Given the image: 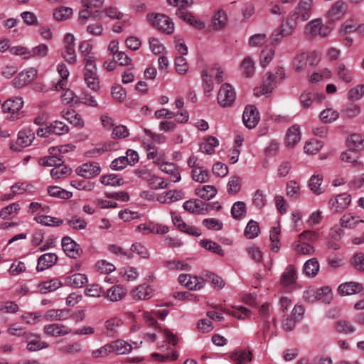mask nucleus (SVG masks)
<instances>
[{
    "label": "nucleus",
    "instance_id": "nucleus-1",
    "mask_svg": "<svg viewBox=\"0 0 364 364\" xmlns=\"http://www.w3.org/2000/svg\"><path fill=\"white\" fill-rule=\"evenodd\" d=\"M23 105L24 101L21 97H11L3 102L1 110L7 114V119L16 121L24 117V112L22 111Z\"/></svg>",
    "mask_w": 364,
    "mask_h": 364
},
{
    "label": "nucleus",
    "instance_id": "nucleus-2",
    "mask_svg": "<svg viewBox=\"0 0 364 364\" xmlns=\"http://www.w3.org/2000/svg\"><path fill=\"white\" fill-rule=\"evenodd\" d=\"M236 100V91L234 87L225 82L221 85L217 95V102L220 107H230Z\"/></svg>",
    "mask_w": 364,
    "mask_h": 364
},
{
    "label": "nucleus",
    "instance_id": "nucleus-3",
    "mask_svg": "<svg viewBox=\"0 0 364 364\" xmlns=\"http://www.w3.org/2000/svg\"><path fill=\"white\" fill-rule=\"evenodd\" d=\"M61 56L69 64H75L77 62L75 38L70 33H67L64 36Z\"/></svg>",
    "mask_w": 364,
    "mask_h": 364
},
{
    "label": "nucleus",
    "instance_id": "nucleus-4",
    "mask_svg": "<svg viewBox=\"0 0 364 364\" xmlns=\"http://www.w3.org/2000/svg\"><path fill=\"white\" fill-rule=\"evenodd\" d=\"M361 223H364V220L360 217L354 215L351 213H346L339 220L341 228L334 230L332 237L336 240L340 239L343 235V228L354 229Z\"/></svg>",
    "mask_w": 364,
    "mask_h": 364
},
{
    "label": "nucleus",
    "instance_id": "nucleus-5",
    "mask_svg": "<svg viewBox=\"0 0 364 364\" xmlns=\"http://www.w3.org/2000/svg\"><path fill=\"white\" fill-rule=\"evenodd\" d=\"M149 21L158 30L167 34L173 33L174 23L167 16L161 14H151L149 16Z\"/></svg>",
    "mask_w": 364,
    "mask_h": 364
},
{
    "label": "nucleus",
    "instance_id": "nucleus-6",
    "mask_svg": "<svg viewBox=\"0 0 364 364\" xmlns=\"http://www.w3.org/2000/svg\"><path fill=\"white\" fill-rule=\"evenodd\" d=\"M303 298L305 301L311 303L317 300H322L323 302H326L331 298V289L328 287L320 289L308 287L304 292Z\"/></svg>",
    "mask_w": 364,
    "mask_h": 364
},
{
    "label": "nucleus",
    "instance_id": "nucleus-7",
    "mask_svg": "<svg viewBox=\"0 0 364 364\" xmlns=\"http://www.w3.org/2000/svg\"><path fill=\"white\" fill-rule=\"evenodd\" d=\"M168 231L169 228L167 225L151 220L141 223L135 228V232L141 235H147L149 234L164 235Z\"/></svg>",
    "mask_w": 364,
    "mask_h": 364
},
{
    "label": "nucleus",
    "instance_id": "nucleus-8",
    "mask_svg": "<svg viewBox=\"0 0 364 364\" xmlns=\"http://www.w3.org/2000/svg\"><path fill=\"white\" fill-rule=\"evenodd\" d=\"M84 80L89 88L95 91L100 88V80L95 63H84Z\"/></svg>",
    "mask_w": 364,
    "mask_h": 364
},
{
    "label": "nucleus",
    "instance_id": "nucleus-9",
    "mask_svg": "<svg viewBox=\"0 0 364 364\" xmlns=\"http://www.w3.org/2000/svg\"><path fill=\"white\" fill-rule=\"evenodd\" d=\"M331 32V29L328 26L322 23L321 19L317 18L311 21L305 27V33L307 36L315 37H326Z\"/></svg>",
    "mask_w": 364,
    "mask_h": 364
},
{
    "label": "nucleus",
    "instance_id": "nucleus-10",
    "mask_svg": "<svg viewBox=\"0 0 364 364\" xmlns=\"http://www.w3.org/2000/svg\"><path fill=\"white\" fill-rule=\"evenodd\" d=\"M351 203V196L347 193L337 195L328 201V207L333 213H339L345 210Z\"/></svg>",
    "mask_w": 364,
    "mask_h": 364
},
{
    "label": "nucleus",
    "instance_id": "nucleus-11",
    "mask_svg": "<svg viewBox=\"0 0 364 364\" xmlns=\"http://www.w3.org/2000/svg\"><path fill=\"white\" fill-rule=\"evenodd\" d=\"M38 70L35 68L23 70L13 80L15 87L21 88L32 82L37 77Z\"/></svg>",
    "mask_w": 364,
    "mask_h": 364
},
{
    "label": "nucleus",
    "instance_id": "nucleus-12",
    "mask_svg": "<svg viewBox=\"0 0 364 364\" xmlns=\"http://www.w3.org/2000/svg\"><path fill=\"white\" fill-rule=\"evenodd\" d=\"M178 282L190 290L201 289L205 285V279L202 277L182 274L178 278Z\"/></svg>",
    "mask_w": 364,
    "mask_h": 364
},
{
    "label": "nucleus",
    "instance_id": "nucleus-13",
    "mask_svg": "<svg viewBox=\"0 0 364 364\" xmlns=\"http://www.w3.org/2000/svg\"><path fill=\"white\" fill-rule=\"evenodd\" d=\"M312 1L310 0H300L295 11L290 14L294 16V19L299 22L301 19L302 21H307L311 15Z\"/></svg>",
    "mask_w": 364,
    "mask_h": 364
},
{
    "label": "nucleus",
    "instance_id": "nucleus-14",
    "mask_svg": "<svg viewBox=\"0 0 364 364\" xmlns=\"http://www.w3.org/2000/svg\"><path fill=\"white\" fill-rule=\"evenodd\" d=\"M259 112L255 106H246L242 114V121L246 127L255 128L259 123Z\"/></svg>",
    "mask_w": 364,
    "mask_h": 364
},
{
    "label": "nucleus",
    "instance_id": "nucleus-15",
    "mask_svg": "<svg viewBox=\"0 0 364 364\" xmlns=\"http://www.w3.org/2000/svg\"><path fill=\"white\" fill-rule=\"evenodd\" d=\"M316 58V54L314 53L299 54L294 59L293 67L296 71L301 72L306 68L307 63L316 64L317 63Z\"/></svg>",
    "mask_w": 364,
    "mask_h": 364
},
{
    "label": "nucleus",
    "instance_id": "nucleus-16",
    "mask_svg": "<svg viewBox=\"0 0 364 364\" xmlns=\"http://www.w3.org/2000/svg\"><path fill=\"white\" fill-rule=\"evenodd\" d=\"M34 138V134L32 131L29 129L20 131L16 143L12 144L11 148L14 151H20L22 149L30 146Z\"/></svg>",
    "mask_w": 364,
    "mask_h": 364
},
{
    "label": "nucleus",
    "instance_id": "nucleus-17",
    "mask_svg": "<svg viewBox=\"0 0 364 364\" xmlns=\"http://www.w3.org/2000/svg\"><path fill=\"white\" fill-rule=\"evenodd\" d=\"M296 280V271L295 267L291 264L288 265L281 276V285L288 290H292L294 289Z\"/></svg>",
    "mask_w": 364,
    "mask_h": 364
},
{
    "label": "nucleus",
    "instance_id": "nucleus-18",
    "mask_svg": "<svg viewBox=\"0 0 364 364\" xmlns=\"http://www.w3.org/2000/svg\"><path fill=\"white\" fill-rule=\"evenodd\" d=\"M93 44L90 41L85 40L79 43L78 49L82 57L83 63H95L96 54L93 51Z\"/></svg>",
    "mask_w": 364,
    "mask_h": 364
},
{
    "label": "nucleus",
    "instance_id": "nucleus-19",
    "mask_svg": "<svg viewBox=\"0 0 364 364\" xmlns=\"http://www.w3.org/2000/svg\"><path fill=\"white\" fill-rule=\"evenodd\" d=\"M100 166L97 162H89L82 164L76 168L78 176L85 178H90L100 174Z\"/></svg>",
    "mask_w": 364,
    "mask_h": 364
},
{
    "label": "nucleus",
    "instance_id": "nucleus-20",
    "mask_svg": "<svg viewBox=\"0 0 364 364\" xmlns=\"http://www.w3.org/2000/svg\"><path fill=\"white\" fill-rule=\"evenodd\" d=\"M62 247L65 253L71 258L76 259L82 253L80 245L77 244L69 237H64L62 239Z\"/></svg>",
    "mask_w": 364,
    "mask_h": 364
},
{
    "label": "nucleus",
    "instance_id": "nucleus-21",
    "mask_svg": "<svg viewBox=\"0 0 364 364\" xmlns=\"http://www.w3.org/2000/svg\"><path fill=\"white\" fill-rule=\"evenodd\" d=\"M139 177L147 181L149 186L153 189L166 188L167 183L159 176H151L147 169H141L138 171Z\"/></svg>",
    "mask_w": 364,
    "mask_h": 364
},
{
    "label": "nucleus",
    "instance_id": "nucleus-22",
    "mask_svg": "<svg viewBox=\"0 0 364 364\" xmlns=\"http://www.w3.org/2000/svg\"><path fill=\"white\" fill-rule=\"evenodd\" d=\"M43 332L45 334L53 337H61L68 335L72 332V329L62 323H52L44 326Z\"/></svg>",
    "mask_w": 364,
    "mask_h": 364
},
{
    "label": "nucleus",
    "instance_id": "nucleus-23",
    "mask_svg": "<svg viewBox=\"0 0 364 364\" xmlns=\"http://www.w3.org/2000/svg\"><path fill=\"white\" fill-rule=\"evenodd\" d=\"M161 170L170 175V180L173 182H178L181 180V174L178 168L173 163L161 161L159 159L155 161Z\"/></svg>",
    "mask_w": 364,
    "mask_h": 364
},
{
    "label": "nucleus",
    "instance_id": "nucleus-24",
    "mask_svg": "<svg viewBox=\"0 0 364 364\" xmlns=\"http://www.w3.org/2000/svg\"><path fill=\"white\" fill-rule=\"evenodd\" d=\"M363 290V285L359 282H349L341 284L338 292L341 296H348L359 293Z\"/></svg>",
    "mask_w": 364,
    "mask_h": 364
},
{
    "label": "nucleus",
    "instance_id": "nucleus-25",
    "mask_svg": "<svg viewBox=\"0 0 364 364\" xmlns=\"http://www.w3.org/2000/svg\"><path fill=\"white\" fill-rule=\"evenodd\" d=\"M301 138L300 127L297 124L292 125L287 131L285 144L287 146L292 148L300 141Z\"/></svg>",
    "mask_w": 364,
    "mask_h": 364
},
{
    "label": "nucleus",
    "instance_id": "nucleus-26",
    "mask_svg": "<svg viewBox=\"0 0 364 364\" xmlns=\"http://www.w3.org/2000/svg\"><path fill=\"white\" fill-rule=\"evenodd\" d=\"M111 353L117 355H125L129 353L133 346L128 341L122 339H117L109 342Z\"/></svg>",
    "mask_w": 364,
    "mask_h": 364
},
{
    "label": "nucleus",
    "instance_id": "nucleus-27",
    "mask_svg": "<svg viewBox=\"0 0 364 364\" xmlns=\"http://www.w3.org/2000/svg\"><path fill=\"white\" fill-rule=\"evenodd\" d=\"M58 261V256L54 253H46L38 259L36 269L38 272L46 270L53 265Z\"/></svg>",
    "mask_w": 364,
    "mask_h": 364
},
{
    "label": "nucleus",
    "instance_id": "nucleus-28",
    "mask_svg": "<svg viewBox=\"0 0 364 364\" xmlns=\"http://www.w3.org/2000/svg\"><path fill=\"white\" fill-rule=\"evenodd\" d=\"M124 324V321L121 318L112 317L107 319L105 323L106 334L108 336H115L118 333V329Z\"/></svg>",
    "mask_w": 364,
    "mask_h": 364
},
{
    "label": "nucleus",
    "instance_id": "nucleus-29",
    "mask_svg": "<svg viewBox=\"0 0 364 364\" xmlns=\"http://www.w3.org/2000/svg\"><path fill=\"white\" fill-rule=\"evenodd\" d=\"M45 318L48 321H65L70 318V310L68 309H50L46 312Z\"/></svg>",
    "mask_w": 364,
    "mask_h": 364
},
{
    "label": "nucleus",
    "instance_id": "nucleus-30",
    "mask_svg": "<svg viewBox=\"0 0 364 364\" xmlns=\"http://www.w3.org/2000/svg\"><path fill=\"white\" fill-rule=\"evenodd\" d=\"M63 283L59 279L53 278L39 283L38 285V289L42 294H47L57 290L61 287Z\"/></svg>",
    "mask_w": 364,
    "mask_h": 364
},
{
    "label": "nucleus",
    "instance_id": "nucleus-31",
    "mask_svg": "<svg viewBox=\"0 0 364 364\" xmlns=\"http://www.w3.org/2000/svg\"><path fill=\"white\" fill-rule=\"evenodd\" d=\"M324 96L315 91L308 90L304 92L299 97L300 103L304 108H309L311 106L316 99L323 100Z\"/></svg>",
    "mask_w": 364,
    "mask_h": 364
},
{
    "label": "nucleus",
    "instance_id": "nucleus-32",
    "mask_svg": "<svg viewBox=\"0 0 364 364\" xmlns=\"http://www.w3.org/2000/svg\"><path fill=\"white\" fill-rule=\"evenodd\" d=\"M275 80L273 77V74L267 73L263 79L262 84L259 87V90L255 92L256 95H262L271 93L274 87Z\"/></svg>",
    "mask_w": 364,
    "mask_h": 364
},
{
    "label": "nucleus",
    "instance_id": "nucleus-33",
    "mask_svg": "<svg viewBox=\"0 0 364 364\" xmlns=\"http://www.w3.org/2000/svg\"><path fill=\"white\" fill-rule=\"evenodd\" d=\"M127 293V289L122 285H114L107 290L106 297L111 301H118L122 300Z\"/></svg>",
    "mask_w": 364,
    "mask_h": 364
},
{
    "label": "nucleus",
    "instance_id": "nucleus-34",
    "mask_svg": "<svg viewBox=\"0 0 364 364\" xmlns=\"http://www.w3.org/2000/svg\"><path fill=\"white\" fill-rule=\"evenodd\" d=\"M61 116L75 127L82 128L85 125L84 120L75 110H63L61 112Z\"/></svg>",
    "mask_w": 364,
    "mask_h": 364
},
{
    "label": "nucleus",
    "instance_id": "nucleus-35",
    "mask_svg": "<svg viewBox=\"0 0 364 364\" xmlns=\"http://www.w3.org/2000/svg\"><path fill=\"white\" fill-rule=\"evenodd\" d=\"M57 71L60 75L61 80H58L56 83H53L52 90L59 91L63 90L64 86H65V80H66L69 76V70L64 63H60L57 65Z\"/></svg>",
    "mask_w": 364,
    "mask_h": 364
},
{
    "label": "nucleus",
    "instance_id": "nucleus-36",
    "mask_svg": "<svg viewBox=\"0 0 364 364\" xmlns=\"http://www.w3.org/2000/svg\"><path fill=\"white\" fill-rule=\"evenodd\" d=\"M228 22V16L225 11L219 9L213 16L212 26L215 30L224 28Z\"/></svg>",
    "mask_w": 364,
    "mask_h": 364
},
{
    "label": "nucleus",
    "instance_id": "nucleus-37",
    "mask_svg": "<svg viewBox=\"0 0 364 364\" xmlns=\"http://www.w3.org/2000/svg\"><path fill=\"white\" fill-rule=\"evenodd\" d=\"M323 176L321 174H314L311 176L309 181V187L313 193L315 195H321L325 191L322 187Z\"/></svg>",
    "mask_w": 364,
    "mask_h": 364
},
{
    "label": "nucleus",
    "instance_id": "nucleus-38",
    "mask_svg": "<svg viewBox=\"0 0 364 364\" xmlns=\"http://www.w3.org/2000/svg\"><path fill=\"white\" fill-rule=\"evenodd\" d=\"M292 248L297 255H311L315 251L313 245L299 240L292 244Z\"/></svg>",
    "mask_w": 364,
    "mask_h": 364
},
{
    "label": "nucleus",
    "instance_id": "nucleus-39",
    "mask_svg": "<svg viewBox=\"0 0 364 364\" xmlns=\"http://www.w3.org/2000/svg\"><path fill=\"white\" fill-rule=\"evenodd\" d=\"M294 16H287V18L282 22V23L278 27L279 29L287 37L291 36L294 29L296 28L298 22L294 19Z\"/></svg>",
    "mask_w": 364,
    "mask_h": 364
},
{
    "label": "nucleus",
    "instance_id": "nucleus-40",
    "mask_svg": "<svg viewBox=\"0 0 364 364\" xmlns=\"http://www.w3.org/2000/svg\"><path fill=\"white\" fill-rule=\"evenodd\" d=\"M216 194V188L211 185H205L196 189V195L206 200L213 198Z\"/></svg>",
    "mask_w": 364,
    "mask_h": 364
},
{
    "label": "nucleus",
    "instance_id": "nucleus-41",
    "mask_svg": "<svg viewBox=\"0 0 364 364\" xmlns=\"http://www.w3.org/2000/svg\"><path fill=\"white\" fill-rule=\"evenodd\" d=\"M286 195L290 199L296 200L301 196V186L294 180H291L286 185Z\"/></svg>",
    "mask_w": 364,
    "mask_h": 364
},
{
    "label": "nucleus",
    "instance_id": "nucleus-42",
    "mask_svg": "<svg viewBox=\"0 0 364 364\" xmlns=\"http://www.w3.org/2000/svg\"><path fill=\"white\" fill-rule=\"evenodd\" d=\"M349 149L354 151L364 149V136L360 134H353L347 139Z\"/></svg>",
    "mask_w": 364,
    "mask_h": 364
},
{
    "label": "nucleus",
    "instance_id": "nucleus-43",
    "mask_svg": "<svg viewBox=\"0 0 364 364\" xmlns=\"http://www.w3.org/2000/svg\"><path fill=\"white\" fill-rule=\"evenodd\" d=\"M183 207L186 211L196 214H204L205 211L203 203L198 200H187Z\"/></svg>",
    "mask_w": 364,
    "mask_h": 364
},
{
    "label": "nucleus",
    "instance_id": "nucleus-44",
    "mask_svg": "<svg viewBox=\"0 0 364 364\" xmlns=\"http://www.w3.org/2000/svg\"><path fill=\"white\" fill-rule=\"evenodd\" d=\"M88 282L87 277L84 274L76 273L66 278L68 285L75 288H81Z\"/></svg>",
    "mask_w": 364,
    "mask_h": 364
},
{
    "label": "nucleus",
    "instance_id": "nucleus-45",
    "mask_svg": "<svg viewBox=\"0 0 364 364\" xmlns=\"http://www.w3.org/2000/svg\"><path fill=\"white\" fill-rule=\"evenodd\" d=\"M219 145V141L214 136H208L204 139L200 145L202 152L207 154H212L215 151V148Z\"/></svg>",
    "mask_w": 364,
    "mask_h": 364
},
{
    "label": "nucleus",
    "instance_id": "nucleus-46",
    "mask_svg": "<svg viewBox=\"0 0 364 364\" xmlns=\"http://www.w3.org/2000/svg\"><path fill=\"white\" fill-rule=\"evenodd\" d=\"M240 70L246 77L253 76L255 70V61L251 57L244 58L240 64Z\"/></svg>",
    "mask_w": 364,
    "mask_h": 364
},
{
    "label": "nucleus",
    "instance_id": "nucleus-47",
    "mask_svg": "<svg viewBox=\"0 0 364 364\" xmlns=\"http://www.w3.org/2000/svg\"><path fill=\"white\" fill-rule=\"evenodd\" d=\"M149 49L155 55H166L167 51L164 44L155 37H150L148 40Z\"/></svg>",
    "mask_w": 364,
    "mask_h": 364
},
{
    "label": "nucleus",
    "instance_id": "nucleus-48",
    "mask_svg": "<svg viewBox=\"0 0 364 364\" xmlns=\"http://www.w3.org/2000/svg\"><path fill=\"white\" fill-rule=\"evenodd\" d=\"M339 112L333 108H326L319 114L320 120L325 124H331L339 117Z\"/></svg>",
    "mask_w": 364,
    "mask_h": 364
},
{
    "label": "nucleus",
    "instance_id": "nucleus-49",
    "mask_svg": "<svg viewBox=\"0 0 364 364\" xmlns=\"http://www.w3.org/2000/svg\"><path fill=\"white\" fill-rule=\"evenodd\" d=\"M132 294L139 299H149L152 296L153 290L150 286L141 284L132 291Z\"/></svg>",
    "mask_w": 364,
    "mask_h": 364
},
{
    "label": "nucleus",
    "instance_id": "nucleus-50",
    "mask_svg": "<svg viewBox=\"0 0 364 364\" xmlns=\"http://www.w3.org/2000/svg\"><path fill=\"white\" fill-rule=\"evenodd\" d=\"M82 350V345L79 342L68 343L58 348V352L63 355H74Z\"/></svg>",
    "mask_w": 364,
    "mask_h": 364
},
{
    "label": "nucleus",
    "instance_id": "nucleus-51",
    "mask_svg": "<svg viewBox=\"0 0 364 364\" xmlns=\"http://www.w3.org/2000/svg\"><path fill=\"white\" fill-rule=\"evenodd\" d=\"M304 274L309 277H315L319 271V264L316 258L307 260L303 268Z\"/></svg>",
    "mask_w": 364,
    "mask_h": 364
},
{
    "label": "nucleus",
    "instance_id": "nucleus-52",
    "mask_svg": "<svg viewBox=\"0 0 364 364\" xmlns=\"http://www.w3.org/2000/svg\"><path fill=\"white\" fill-rule=\"evenodd\" d=\"M70 184L73 188L77 190L87 192L92 191L95 187V182L81 178H75L72 180Z\"/></svg>",
    "mask_w": 364,
    "mask_h": 364
},
{
    "label": "nucleus",
    "instance_id": "nucleus-53",
    "mask_svg": "<svg viewBox=\"0 0 364 364\" xmlns=\"http://www.w3.org/2000/svg\"><path fill=\"white\" fill-rule=\"evenodd\" d=\"M358 154L350 149L348 150L343 151L341 154V159L343 161L351 163L353 164L354 166L360 168L363 167V164L360 161H358Z\"/></svg>",
    "mask_w": 364,
    "mask_h": 364
},
{
    "label": "nucleus",
    "instance_id": "nucleus-54",
    "mask_svg": "<svg viewBox=\"0 0 364 364\" xmlns=\"http://www.w3.org/2000/svg\"><path fill=\"white\" fill-rule=\"evenodd\" d=\"M259 231V223L253 220H250L245 228L244 235L246 238L252 240L258 236Z\"/></svg>",
    "mask_w": 364,
    "mask_h": 364
},
{
    "label": "nucleus",
    "instance_id": "nucleus-55",
    "mask_svg": "<svg viewBox=\"0 0 364 364\" xmlns=\"http://www.w3.org/2000/svg\"><path fill=\"white\" fill-rule=\"evenodd\" d=\"M209 176V171L201 166L195 167L191 171L193 180L198 183H205L208 181Z\"/></svg>",
    "mask_w": 364,
    "mask_h": 364
},
{
    "label": "nucleus",
    "instance_id": "nucleus-56",
    "mask_svg": "<svg viewBox=\"0 0 364 364\" xmlns=\"http://www.w3.org/2000/svg\"><path fill=\"white\" fill-rule=\"evenodd\" d=\"M20 210L19 204L17 203H11L2 208L0 211V218L4 220L12 218L16 215Z\"/></svg>",
    "mask_w": 364,
    "mask_h": 364
},
{
    "label": "nucleus",
    "instance_id": "nucleus-57",
    "mask_svg": "<svg viewBox=\"0 0 364 364\" xmlns=\"http://www.w3.org/2000/svg\"><path fill=\"white\" fill-rule=\"evenodd\" d=\"M34 220L38 223L46 226H59L63 223V220L55 217L49 215H41L34 218Z\"/></svg>",
    "mask_w": 364,
    "mask_h": 364
},
{
    "label": "nucleus",
    "instance_id": "nucleus-58",
    "mask_svg": "<svg viewBox=\"0 0 364 364\" xmlns=\"http://www.w3.org/2000/svg\"><path fill=\"white\" fill-rule=\"evenodd\" d=\"M231 358L236 364H245L247 362L251 361L252 356L250 351L242 350L232 353Z\"/></svg>",
    "mask_w": 364,
    "mask_h": 364
},
{
    "label": "nucleus",
    "instance_id": "nucleus-59",
    "mask_svg": "<svg viewBox=\"0 0 364 364\" xmlns=\"http://www.w3.org/2000/svg\"><path fill=\"white\" fill-rule=\"evenodd\" d=\"M73 15V9L70 7L60 6L53 11V16L56 21H65Z\"/></svg>",
    "mask_w": 364,
    "mask_h": 364
},
{
    "label": "nucleus",
    "instance_id": "nucleus-60",
    "mask_svg": "<svg viewBox=\"0 0 364 364\" xmlns=\"http://www.w3.org/2000/svg\"><path fill=\"white\" fill-rule=\"evenodd\" d=\"M345 4L342 1L336 2L328 11V15L331 21L339 19L344 12Z\"/></svg>",
    "mask_w": 364,
    "mask_h": 364
},
{
    "label": "nucleus",
    "instance_id": "nucleus-61",
    "mask_svg": "<svg viewBox=\"0 0 364 364\" xmlns=\"http://www.w3.org/2000/svg\"><path fill=\"white\" fill-rule=\"evenodd\" d=\"M49 53L48 46L46 44L41 43L30 50V58H43Z\"/></svg>",
    "mask_w": 364,
    "mask_h": 364
},
{
    "label": "nucleus",
    "instance_id": "nucleus-62",
    "mask_svg": "<svg viewBox=\"0 0 364 364\" xmlns=\"http://www.w3.org/2000/svg\"><path fill=\"white\" fill-rule=\"evenodd\" d=\"M246 213V205L242 201L235 202L231 208V215L233 218L240 220L245 217Z\"/></svg>",
    "mask_w": 364,
    "mask_h": 364
},
{
    "label": "nucleus",
    "instance_id": "nucleus-63",
    "mask_svg": "<svg viewBox=\"0 0 364 364\" xmlns=\"http://www.w3.org/2000/svg\"><path fill=\"white\" fill-rule=\"evenodd\" d=\"M100 182L105 186H119L123 184V180L117 174H108L100 177Z\"/></svg>",
    "mask_w": 364,
    "mask_h": 364
},
{
    "label": "nucleus",
    "instance_id": "nucleus-64",
    "mask_svg": "<svg viewBox=\"0 0 364 364\" xmlns=\"http://www.w3.org/2000/svg\"><path fill=\"white\" fill-rule=\"evenodd\" d=\"M337 75L340 80L346 83H350L353 78L352 70L347 68L343 64L338 66Z\"/></svg>",
    "mask_w": 364,
    "mask_h": 364
}]
</instances>
